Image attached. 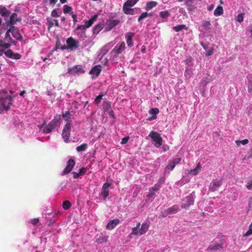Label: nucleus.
<instances>
[{"mask_svg":"<svg viewBox=\"0 0 252 252\" xmlns=\"http://www.w3.org/2000/svg\"><path fill=\"white\" fill-rule=\"evenodd\" d=\"M186 63L189 66L192 65V59L190 57H188L185 61Z\"/></svg>","mask_w":252,"mask_h":252,"instance_id":"6e6d98bb","label":"nucleus"},{"mask_svg":"<svg viewBox=\"0 0 252 252\" xmlns=\"http://www.w3.org/2000/svg\"><path fill=\"white\" fill-rule=\"evenodd\" d=\"M222 178L213 180L210 184L209 190L211 191H215L221 186L222 182Z\"/></svg>","mask_w":252,"mask_h":252,"instance_id":"6e6552de","label":"nucleus"},{"mask_svg":"<svg viewBox=\"0 0 252 252\" xmlns=\"http://www.w3.org/2000/svg\"><path fill=\"white\" fill-rule=\"evenodd\" d=\"M167 210V212L169 215L174 214L178 212L179 210V206L177 205H174L171 207L168 208L166 209Z\"/></svg>","mask_w":252,"mask_h":252,"instance_id":"a878e982","label":"nucleus"},{"mask_svg":"<svg viewBox=\"0 0 252 252\" xmlns=\"http://www.w3.org/2000/svg\"><path fill=\"white\" fill-rule=\"evenodd\" d=\"M175 165L170 160L169 161L168 165L166 166L165 169V173L168 172V173L170 171H172L174 168Z\"/></svg>","mask_w":252,"mask_h":252,"instance_id":"2f4dec72","label":"nucleus"},{"mask_svg":"<svg viewBox=\"0 0 252 252\" xmlns=\"http://www.w3.org/2000/svg\"><path fill=\"white\" fill-rule=\"evenodd\" d=\"M235 143L238 146H239L241 144H242L243 145H245L249 143V140L247 139L241 141L236 140Z\"/></svg>","mask_w":252,"mask_h":252,"instance_id":"37998d69","label":"nucleus"},{"mask_svg":"<svg viewBox=\"0 0 252 252\" xmlns=\"http://www.w3.org/2000/svg\"><path fill=\"white\" fill-rule=\"evenodd\" d=\"M172 29L176 32H178L183 30L186 29V27L185 25H178L175 27H173Z\"/></svg>","mask_w":252,"mask_h":252,"instance_id":"c9c22d12","label":"nucleus"},{"mask_svg":"<svg viewBox=\"0 0 252 252\" xmlns=\"http://www.w3.org/2000/svg\"><path fill=\"white\" fill-rule=\"evenodd\" d=\"M103 96V94H101L99 95H98L96 98L95 99H94V103L96 104H99L100 102H101V100H102V97Z\"/></svg>","mask_w":252,"mask_h":252,"instance_id":"09e8293b","label":"nucleus"},{"mask_svg":"<svg viewBox=\"0 0 252 252\" xmlns=\"http://www.w3.org/2000/svg\"><path fill=\"white\" fill-rule=\"evenodd\" d=\"M103 25L101 24H98L95 26L93 29V32L94 34H98L99 32L102 29Z\"/></svg>","mask_w":252,"mask_h":252,"instance_id":"4c0bfd02","label":"nucleus"},{"mask_svg":"<svg viewBox=\"0 0 252 252\" xmlns=\"http://www.w3.org/2000/svg\"><path fill=\"white\" fill-rule=\"evenodd\" d=\"M11 33L12 36L17 40H20L22 39V36L19 33L18 29L15 26H11L10 28Z\"/></svg>","mask_w":252,"mask_h":252,"instance_id":"f3484780","label":"nucleus"},{"mask_svg":"<svg viewBox=\"0 0 252 252\" xmlns=\"http://www.w3.org/2000/svg\"><path fill=\"white\" fill-rule=\"evenodd\" d=\"M120 21L119 20L116 19H111L108 20L106 22L105 31H109L112 29L113 28L116 27L120 23Z\"/></svg>","mask_w":252,"mask_h":252,"instance_id":"1a4fd4ad","label":"nucleus"},{"mask_svg":"<svg viewBox=\"0 0 252 252\" xmlns=\"http://www.w3.org/2000/svg\"><path fill=\"white\" fill-rule=\"evenodd\" d=\"M139 0H127L124 4L129 5L130 6H133Z\"/></svg>","mask_w":252,"mask_h":252,"instance_id":"79ce46f5","label":"nucleus"},{"mask_svg":"<svg viewBox=\"0 0 252 252\" xmlns=\"http://www.w3.org/2000/svg\"><path fill=\"white\" fill-rule=\"evenodd\" d=\"M75 165V161L72 159H70L68 162L66 167L64 169L62 175H64L69 173Z\"/></svg>","mask_w":252,"mask_h":252,"instance_id":"ddd939ff","label":"nucleus"},{"mask_svg":"<svg viewBox=\"0 0 252 252\" xmlns=\"http://www.w3.org/2000/svg\"><path fill=\"white\" fill-rule=\"evenodd\" d=\"M125 43L122 42L120 45H117L112 50V52H115L117 54H121L125 49Z\"/></svg>","mask_w":252,"mask_h":252,"instance_id":"aec40b11","label":"nucleus"},{"mask_svg":"<svg viewBox=\"0 0 252 252\" xmlns=\"http://www.w3.org/2000/svg\"><path fill=\"white\" fill-rule=\"evenodd\" d=\"M132 6H130L127 4H124L123 10L126 14L133 15L135 13V9L131 8Z\"/></svg>","mask_w":252,"mask_h":252,"instance_id":"412c9836","label":"nucleus"},{"mask_svg":"<svg viewBox=\"0 0 252 252\" xmlns=\"http://www.w3.org/2000/svg\"><path fill=\"white\" fill-rule=\"evenodd\" d=\"M204 49L205 50V54L206 56H211L214 53V48L213 44L201 43Z\"/></svg>","mask_w":252,"mask_h":252,"instance_id":"9b49d317","label":"nucleus"},{"mask_svg":"<svg viewBox=\"0 0 252 252\" xmlns=\"http://www.w3.org/2000/svg\"><path fill=\"white\" fill-rule=\"evenodd\" d=\"M49 22L50 26H52L53 25H55L57 27L59 26L58 21L56 19H51L50 21H49Z\"/></svg>","mask_w":252,"mask_h":252,"instance_id":"de8ad7c7","label":"nucleus"},{"mask_svg":"<svg viewBox=\"0 0 252 252\" xmlns=\"http://www.w3.org/2000/svg\"><path fill=\"white\" fill-rule=\"evenodd\" d=\"M185 4L188 7V9H191L192 7V0H185Z\"/></svg>","mask_w":252,"mask_h":252,"instance_id":"a18cd8bd","label":"nucleus"},{"mask_svg":"<svg viewBox=\"0 0 252 252\" xmlns=\"http://www.w3.org/2000/svg\"><path fill=\"white\" fill-rule=\"evenodd\" d=\"M71 127V124L70 122H68L66 124V125L63 129V131H65L66 132H69L70 133Z\"/></svg>","mask_w":252,"mask_h":252,"instance_id":"a19ab883","label":"nucleus"},{"mask_svg":"<svg viewBox=\"0 0 252 252\" xmlns=\"http://www.w3.org/2000/svg\"><path fill=\"white\" fill-rule=\"evenodd\" d=\"M134 33L132 32H129L126 33V43L129 47H132L133 46V42L132 38L134 36Z\"/></svg>","mask_w":252,"mask_h":252,"instance_id":"4be33fe9","label":"nucleus"},{"mask_svg":"<svg viewBox=\"0 0 252 252\" xmlns=\"http://www.w3.org/2000/svg\"><path fill=\"white\" fill-rule=\"evenodd\" d=\"M111 184L108 183H105L102 186L101 191L100 195L102 196L104 200H106V198L109 195V188L110 187Z\"/></svg>","mask_w":252,"mask_h":252,"instance_id":"9d476101","label":"nucleus"},{"mask_svg":"<svg viewBox=\"0 0 252 252\" xmlns=\"http://www.w3.org/2000/svg\"><path fill=\"white\" fill-rule=\"evenodd\" d=\"M71 207V204L68 201H65L63 203V207L64 209H68Z\"/></svg>","mask_w":252,"mask_h":252,"instance_id":"c03bdc74","label":"nucleus"},{"mask_svg":"<svg viewBox=\"0 0 252 252\" xmlns=\"http://www.w3.org/2000/svg\"><path fill=\"white\" fill-rule=\"evenodd\" d=\"M97 18V15H94L91 19H90V21L93 24V23L94 22V21H95L96 19Z\"/></svg>","mask_w":252,"mask_h":252,"instance_id":"338daca9","label":"nucleus"},{"mask_svg":"<svg viewBox=\"0 0 252 252\" xmlns=\"http://www.w3.org/2000/svg\"><path fill=\"white\" fill-rule=\"evenodd\" d=\"M128 139H129V137L128 136L125 137L124 138H123L122 139L121 143L122 144H125L127 143V142L128 141Z\"/></svg>","mask_w":252,"mask_h":252,"instance_id":"e2e57ef3","label":"nucleus"},{"mask_svg":"<svg viewBox=\"0 0 252 252\" xmlns=\"http://www.w3.org/2000/svg\"><path fill=\"white\" fill-rule=\"evenodd\" d=\"M252 234V222L249 226V229L244 236H248Z\"/></svg>","mask_w":252,"mask_h":252,"instance_id":"5fc2aeb1","label":"nucleus"},{"mask_svg":"<svg viewBox=\"0 0 252 252\" xmlns=\"http://www.w3.org/2000/svg\"><path fill=\"white\" fill-rule=\"evenodd\" d=\"M171 161L176 166L177 164H179L180 163V162L181 161V158H176Z\"/></svg>","mask_w":252,"mask_h":252,"instance_id":"864d4df0","label":"nucleus"},{"mask_svg":"<svg viewBox=\"0 0 252 252\" xmlns=\"http://www.w3.org/2000/svg\"><path fill=\"white\" fill-rule=\"evenodd\" d=\"M60 121V118L58 117H55L54 119L51 121L49 124L44 128L43 132L45 133H49L52 131L58 125Z\"/></svg>","mask_w":252,"mask_h":252,"instance_id":"39448f33","label":"nucleus"},{"mask_svg":"<svg viewBox=\"0 0 252 252\" xmlns=\"http://www.w3.org/2000/svg\"><path fill=\"white\" fill-rule=\"evenodd\" d=\"M87 170L86 168H82L79 170V174L80 175H83Z\"/></svg>","mask_w":252,"mask_h":252,"instance_id":"0e129e2a","label":"nucleus"},{"mask_svg":"<svg viewBox=\"0 0 252 252\" xmlns=\"http://www.w3.org/2000/svg\"><path fill=\"white\" fill-rule=\"evenodd\" d=\"M68 72L70 74H80L84 72V70H83L81 65H75L72 68H70L68 69Z\"/></svg>","mask_w":252,"mask_h":252,"instance_id":"4468645a","label":"nucleus"},{"mask_svg":"<svg viewBox=\"0 0 252 252\" xmlns=\"http://www.w3.org/2000/svg\"><path fill=\"white\" fill-rule=\"evenodd\" d=\"M106 241V240L105 239V237H99L97 238L96 240V242L98 243H102Z\"/></svg>","mask_w":252,"mask_h":252,"instance_id":"bf43d9fd","label":"nucleus"},{"mask_svg":"<svg viewBox=\"0 0 252 252\" xmlns=\"http://www.w3.org/2000/svg\"><path fill=\"white\" fill-rule=\"evenodd\" d=\"M12 104V97L8 95L6 92L0 93V107L8 110Z\"/></svg>","mask_w":252,"mask_h":252,"instance_id":"f257e3e1","label":"nucleus"},{"mask_svg":"<svg viewBox=\"0 0 252 252\" xmlns=\"http://www.w3.org/2000/svg\"><path fill=\"white\" fill-rule=\"evenodd\" d=\"M247 184L246 185V188L249 190H252V180H248L246 181Z\"/></svg>","mask_w":252,"mask_h":252,"instance_id":"3c124183","label":"nucleus"},{"mask_svg":"<svg viewBox=\"0 0 252 252\" xmlns=\"http://www.w3.org/2000/svg\"><path fill=\"white\" fill-rule=\"evenodd\" d=\"M149 225L147 223H143L141 226L140 222H138L136 227L133 228L131 234L136 235L144 234L148 230Z\"/></svg>","mask_w":252,"mask_h":252,"instance_id":"f03ea898","label":"nucleus"},{"mask_svg":"<svg viewBox=\"0 0 252 252\" xmlns=\"http://www.w3.org/2000/svg\"><path fill=\"white\" fill-rule=\"evenodd\" d=\"M244 15H245L244 13L238 14L235 17L236 21H238L239 23L242 22L244 20Z\"/></svg>","mask_w":252,"mask_h":252,"instance_id":"ea45409f","label":"nucleus"},{"mask_svg":"<svg viewBox=\"0 0 252 252\" xmlns=\"http://www.w3.org/2000/svg\"><path fill=\"white\" fill-rule=\"evenodd\" d=\"M147 16H148V13L147 12L142 13L138 18V22H140L143 19L146 18Z\"/></svg>","mask_w":252,"mask_h":252,"instance_id":"603ef678","label":"nucleus"},{"mask_svg":"<svg viewBox=\"0 0 252 252\" xmlns=\"http://www.w3.org/2000/svg\"><path fill=\"white\" fill-rule=\"evenodd\" d=\"M21 21V19L18 17V15L16 13H13L10 16V24L14 25L16 24L17 22Z\"/></svg>","mask_w":252,"mask_h":252,"instance_id":"393cba45","label":"nucleus"},{"mask_svg":"<svg viewBox=\"0 0 252 252\" xmlns=\"http://www.w3.org/2000/svg\"><path fill=\"white\" fill-rule=\"evenodd\" d=\"M159 113V110L157 108H152L151 109L150 111H149V113L151 114V115H153V116H152V117L150 119H149V120H153V119H156L157 117H156V115L157 114H158Z\"/></svg>","mask_w":252,"mask_h":252,"instance_id":"c756f323","label":"nucleus"},{"mask_svg":"<svg viewBox=\"0 0 252 252\" xmlns=\"http://www.w3.org/2000/svg\"><path fill=\"white\" fill-rule=\"evenodd\" d=\"M72 10V8L67 5H64L63 6V12L64 13H69Z\"/></svg>","mask_w":252,"mask_h":252,"instance_id":"49530a36","label":"nucleus"},{"mask_svg":"<svg viewBox=\"0 0 252 252\" xmlns=\"http://www.w3.org/2000/svg\"><path fill=\"white\" fill-rule=\"evenodd\" d=\"M119 223V220L118 219H115L112 220H110L107 223L106 228L108 229L111 230V229H113Z\"/></svg>","mask_w":252,"mask_h":252,"instance_id":"b1692460","label":"nucleus"},{"mask_svg":"<svg viewBox=\"0 0 252 252\" xmlns=\"http://www.w3.org/2000/svg\"><path fill=\"white\" fill-rule=\"evenodd\" d=\"M28 222L32 223L34 226H38L40 225L39 220L37 218H34L29 220Z\"/></svg>","mask_w":252,"mask_h":252,"instance_id":"473e14b6","label":"nucleus"},{"mask_svg":"<svg viewBox=\"0 0 252 252\" xmlns=\"http://www.w3.org/2000/svg\"><path fill=\"white\" fill-rule=\"evenodd\" d=\"M203 27H204L206 29H210V27L211 26L210 22L209 21H205L203 22L202 24Z\"/></svg>","mask_w":252,"mask_h":252,"instance_id":"4d7b16f0","label":"nucleus"},{"mask_svg":"<svg viewBox=\"0 0 252 252\" xmlns=\"http://www.w3.org/2000/svg\"><path fill=\"white\" fill-rule=\"evenodd\" d=\"M106 110H110V112H109L110 116H113V112L111 109V106L108 103H106Z\"/></svg>","mask_w":252,"mask_h":252,"instance_id":"052dcab7","label":"nucleus"},{"mask_svg":"<svg viewBox=\"0 0 252 252\" xmlns=\"http://www.w3.org/2000/svg\"><path fill=\"white\" fill-rule=\"evenodd\" d=\"M159 185H155L154 187L150 188L149 189V192L147 196L149 198L152 197L153 195L155 194V192L159 190Z\"/></svg>","mask_w":252,"mask_h":252,"instance_id":"5701e85b","label":"nucleus"},{"mask_svg":"<svg viewBox=\"0 0 252 252\" xmlns=\"http://www.w3.org/2000/svg\"><path fill=\"white\" fill-rule=\"evenodd\" d=\"M112 46V45L111 43H109L102 47L98 54V57H100V59H101L103 56L108 52Z\"/></svg>","mask_w":252,"mask_h":252,"instance_id":"dca6fc26","label":"nucleus"},{"mask_svg":"<svg viewBox=\"0 0 252 252\" xmlns=\"http://www.w3.org/2000/svg\"><path fill=\"white\" fill-rule=\"evenodd\" d=\"M169 214V213L167 212V210H166L163 212H161V215L163 217H167Z\"/></svg>","mask_w":252,"mask_h":252,"instance_id":"774afa93","label":"nucleus"},{"mask_svg":"<svg viewBox=\"0 0 252 252\" xmlns=\"http://www.w3.org/2000/svg\"><path fill=\"white\" fill-rule=\"evenodd\" d=\"M62 13V11L60 9L53 10L51 12V16L54 17H58Z\"/></svg>","mask_w":252,"mask_h":252,"instance_id":"e433bc0d","label":"nucleus"},{"mask_svg":"<svg viewBox=\"0 0 252 252\" xmlns=\"http://www.w3.org/2000/svg\"><path fill=\"white\" fill-rule=\"evenodd\" d=\"M201 168L202 166L200 163L198 162L194 169L190 170H186V173L187 174H190L193 176H195L200 172Z\"/></svg>","mask_w":252,"mask_h":252,"instance_id":"2eb2a0df","label":"nucleus"},{"mask_svg":"<svg viewBox=\"0 0 252 252\" xmlns=\"http://www.w3.org/2000/svg\"><path fill=\"white\" fill-rule=\"evenodd\" d=\"M158 4L156 1H149L145 7L146 10H149L152 9L153 7H155Z\"/></svg>","mask_w":252,"mask_h":252,"instance_id":"7c9ffc66","label":"nucleus"},{"mask_svg":"<svg viewBox=\"0 0 252 252\" xmlns=\"http://www.w3.org/2000/svg\"><path fill=\"white\" fill-rule=\"evenodd\" d=\"M193 74L192 69L190 68H187L185 72V76L187 78H190Z\"/></svg>","mask_w":252,"mask_h":252,"instance_id":"58836bf2","label":"nucleus"},{"mask_svg":"<svg viewBox=\"0 0 252 252\" xmlns=\"http://www.w3.org/2000/svg\"><path fill=\"white\" fill-rule=\"evenodd\" d=\"M92 24H93V23H92L90 21V20H89L88 21H86L84 25L86 28H88L90 26H91Z\"/></svg>","mask_w":252,"mask_h":252,"instance_id":"680f3d73","label":"nucleus"},{"mask_svg":"<svg viewBox=\"0 0 252 252\" xmlns=\"http://www.w3.org/2000/svg\"><path fill=\"white\" fill-rule=\"evenodd\" d=\"M69 136L70 133L69 132L63 130L62 137L65 143L68 142Z\"/></svg>","mask_w":252,"mask_h":252,"instance_id":"72a5a7b5","label":"nucleus"},{"mask_svg":"<svg viewBox=\"0 0 252 252\" xmlns=\"http://www.w3.org/2000/svg\"><path fill=\"white\" fill-rule=\"evenodd\" d=\"M223 13V7L221 6H218L214 12L215 16H219L222 15Z\"/></svg>","mask_w":252,"mask_h":252,"instance_id":"c85d7f7f","label":"nucleus"},{"mask_svg":"<svg viewBox=\"0 0 252 252\" xmlns=\"http://www.w3.org/2000/svg\"><path fill=\"white\" fill-rule=\"evenodd\" d=\"M3 54H4L6 57L13 59L18 60L21 58V55L20 54H15L11 50H8L5 52L4 51Z\"/></svg>","mask_w":252,"mask_h":252,"instance_id":"6ab92c4d","label":"nucleus"},{"mask_svg":"<svg viewBox=\"0 0 252 252\" xmlns=\"http://www.w3.org/2000/svg\"><path fill=\"white\" fill-rule=\"evenodd\" d=\"M149 136L155 142L154 145L156 147L158 148L162 145V138L157 132L152 131L150 133Z\"/></svg>","mask_w":252,"mask_h":252,"instance_id":"7ed1b4c3","label":"nucleus"},{"mask_svg":"<svg viewBox=\"0 0 252 252\" xmlns=\"http://www.w3.org/2000/svg\"><path fill=\"white\" fill-rule=\"evenodd\" d=\"M63 117L65 121H68L70 118V112L66 111L65 114H63Z\"/></svg>","mask_w":252,"mask_h":252,"instance_id":"8fccbe9b","label":"nucleus"},{"mask_svg":"<svg viewBox=\"0 0 252 252\" xmlns=\"http://www.w3.org/2000/svg\"><path fill=\"white\" fill-rule=\"evenodd\" d=\"M0 13L3 16L8 17L10 14V12L7 10L4 6L0 5Z\"/></svg>","mask_w":252,"mask_h":252,"instance_id":"cd10ccee","label":"nucleus"},{"mask_svg":"<svg viewBox=\"0 0 252 252\" xmlns=\"http://www.w3.org/2000/svg\"><path fill=\"white\" fill-rule=\"evenodd\" d=\"M66 43L67 44V46L66 47H62V49H69L71 51H73L79 46V41L71 37L67 39Z\"/></svg>","mask_w":252,"mask_h":252,"instance_id":"20e7f679","label":"nucleus"},{"mask_svg":"<svg viewBox=\"0 0 252 252\" xmlns=\"http://www.w3.org/2000/svg\"><path fill=\"white\" fill-rule=\"evenodd\" d=\"M101 70V66L100 65L94 66L90 71V74L93 75V78L98 76Z\"/></svg>","mask_w":252,"mask_h":252,"instance_id":"a211bd4d","label":"nucleus"},{"mask_svg":"<svg viewBox=\"0 0 252 252\" xmlns=\"http://www.w3.org/2000/svg\"><path fill=\"white\" fill-rule=\"evenodd\" d=\"M7 39V38H4L3 39H0V47L3 51L9 48L13 42L12 40H9Z\"/></svg>","mask_w":252,"mask_h":252,"instance_id":"f8f14e48","label":"nucleus"},{"mask_svg":"<svg viewBox=\"0 0 252 252\" xmlns=\"http://www.w3.org/2000/svg\"><path fill=\"white\" fill-rule=\"evenodd\" d=\"M10 33H11V30H10V29L9 28L7 30V31L6 32L4 38H8L7 39H8L9 40H12V39H11V38L10 37V34H9Z\"/></svg>","mask_w":252,"mask_h":252,"instance_id":"13d9d810","label":"nucleus"},{"mask_svg":"<svg viewBox=\"0 0 252 252\" xmlns=\"http://www.w3.org/2000/svg\"><path fill=\"white\" fill-rule=\"evenodd\" d=\"M194 192H192L184 199L181 205L182 207L183 208H187L189 207L190 205H193L194 203Z\"/></svg>","mask_w":252,"mask_h":252,"instance_id":"0eeeda50","label":"nucleus"},{"mask_svg":"<svg viewBox=\"0 0 252 252\" xmlns=\"http://www.w3.org/2000/svg\"><path fill=\"white\" fill-rule=\"evenodd\" d=\"M88 148V145L86 143H84L81 145L77 147L76 150L78 152H83L87 150Z\"/></svg>","mask_w":252,"mask_h":252,"instance_id":"f704fd0d","label":"nucleus"},{"mask_svg":"<svg viewBox=\"0 0 252 252\" xmlns=\"http://www.w3.org/2000/svg\"><path fill=\"white\" fill-rule=\"evenodd\" d=\"M226 247V245L223 240H221L220 243L215 242L210 245L207 249L208 252H211L212 251H217L220 250Z\"/></svg>","mask_w":252,"mask_h":252,"instance_id":"423d86ee","label":"nucleus"},{"mask_svg":"<svg viewBox=\"0 0 252 252\" xmlns=\"http://www.w3.org/2000/svg\"><path fill=\"white\" fill-rule=\"evenodd\" d=\"M252 197H250L248 201V211H249L251 207H252Z\"/></svg>","mask_w":252,"mask_h":252,"instance_id":"69168bd1","label":"nucleus"},{"mask_svg":"<svg viewBox=\"0 0 252 252\" xmlns=\"http://www.w3.org/2000/svg\"><path fill=\"white\" fill-rule=\"evenodd\" d=\"M159 16L162 19V22H165L167 21V18L170 16V13L168 11H161Z\"/></svg>","mask_w":252,"mask_h":252,"instance_id":"bb28decb","label":"nucleus"}]
</instances>
